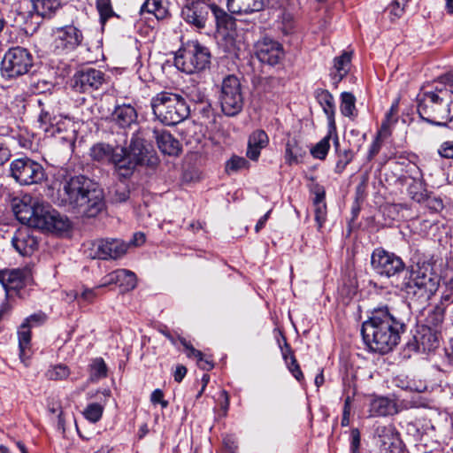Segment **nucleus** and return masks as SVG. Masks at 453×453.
Listing matches in <instances>:
<instances>
[{
  "mask_svg": "<svg viewBox=\"0 0 453 453\" xmlns=\"http://www.w3.org/2000/svg\"><path fill=\"white\" fill-rule=\"evenodd\" d=\"M411 318L410 306L401 299L375 307L362 325L365 344L374 352H390L399 343Z\"/></svg>",
  "mask_w": 453,
  "mask_h": 453,
  "instance_id": "f257e3e1",
  "label": "nucleus"
},
{
  "mask_svg": "<svg viewBox=\"0 0 453 453\" xmlns=\"http://www.w3.org/2000/svg\"><path fill=\"white\" fill-rule=\"evenodd\" d=\"M61 203L76 209L88 217H96L104 208V195L100 186L80 174L65 180L59 189Z\"/></svg>",
  "mask_w": 453,
  "mask_h": 453,
  "instance_id": "f03ea898",
  "label": "nucleus"
},
{
  "mask_svg": "<svg viewBox=\"0 0 453 453\" xmlns=\"http://www.w3.org/2000/svg\"><path fill=\"white\" fill-rule=\"evenodd\" d=\"M17 219L23 225L47 232H65L70 227V221L52 209L49 203L33 202L25 196L12 204Z\"/></svg>",
  "mask_w": 453,
  "mask_h": 453,
  "instance_id": "7ed1b4c3",
  "label": "nucleus"
},
{
  "mask_svg": "<svg viewBox=\"0 0 453 453\" xmlns=\"http://www.w3.org/2000/svg\"><path fill=\"white\" fill-rule=\"evenodd\" d=\"M418 112L432 125L447 127L453 121V90L444 88L419 95Z\"/></svg>",
  "mask_w": 453,
  "mask_h": 453,
  "instance_id": "20e7f679",
  "label": "nucleus"
},
{
  "mask_svg": "<svg viewBox=\"0 0 453 453\" xmlns=\"http://www.w3.org/2000/svg\"><path fill=\"white\" fill-rule=\"evenodd\" d=\"M210 12L212 13L218 27L230 29L234 25L233 17L219 7L214 0H187L182 7L181 16L187 23L201 29L205 27Z\"/></svg>",
  "mask_w": 453,
  "mask_h": 453,
  "instance_id": "39448f33",
  "label": "nucleus"
},
{
  "mask_svg": "<svg viewBox=\"0 0 453 453\" xmlns=\"http://www.w3.org/2000/svg\"><path fill=\"white\" fill-rule=\"evenodd\" d=\"M151 108L157 119L166 126H174L189 116V107L178 94L163 91L151 99Z\"/></svg>",
  "mask_w": 453,
  "mask_h": 453,
  "instance_id": "423d86ee",
  "label": "nucleus"
},
{
  "mask_svg": "<svg viewBox=\"0 0 453 453\" xmlns=\"http://www.w3.org/2000/svg\"><path fill=\"white\" fill-rule=\"evenodd\" d=\"M440 280L434 273H426L420 270H406L403 280L396 285L413 301L426 303L437 291Z\"/></svg>",
  "mask_w": 453,
  "mask_h": 453,
  "instance_id": "0eeeda50",
  "label": "nucleus"
},
{
  "mask_svg": "<svg viewBox=\"0 0 453 453\" xmlns=\"http://www.w3.org/2000/svg\"><path fill=\"white\" fill-rule=\"evenodd\" d=\"M211 52L197 41H188L176 53L174 65L188 74L200 73L210 66Z\"/></svg>",
  "mask_w": 453,
  "mask_h": 453,
  "instance_id": "6e6552de",
  "label": "nucleus"
},
{
  "mask_svg": "<svg viewBox=\"0 0 453 453\" xmlns=\"http://www.w3.org/2000/svg\"><path fill=\"white\" fill-rule=\"evenodd\" d=\"M34 65L30 51L23 47H12L4 55L0 71L3 77L14 79L27 74Z\"/></svg>",
  "mask_w": 453,
  "mask_h": 453,
  "instance_id": "1a4fd4ad",
  "label": "nucleus"
},
{
  "mask_svg": "<svg viewBox=\"0 0 453 453\" xmlns=\"http://www.w3.org/2000/svg\"><path fill=\"white\" fill-rule=\"evenodd\" d=\"M219 101L226 116L237 115L243 107V96L239 79L233 74L226 76L221 83Z\"/></svg>",
  "mask_w": 453,
  "mask_h": 453,
  "instance_id": "9d476101",
  "label": "nucleus"
},
{
  "mask_svg": "<svg viewBox=\"0 0 453 453\" xmlns=\"http://www.w3.org/2000/svg\"><path fill=\"white\" fill-rule=\"evenodd\" d=\"M10 176L19 185L38 184L46 178L42 165L27 157L11 162Z\"/></svg>",
  "mask_w": 453,
  "mask_h": 453,
  "instance_id": "9b49d317",
  "label": "nucleus"
},
{
  "mask_svg": "<svg viewBox=\"0 0 453 453\" xmlns=\"http://www.w3.org/2000/svg\"><path fill=\"white\" fill-rule=\"evenodd\" d=\"M371 265L377 274L387 278L397 276L406 271L400 257L382 248H377L372 251Z\"/></svg>",
  "mask_w": 453,
  "mask_h": 453,
  "instance_id": "f8f14e48",
  "label": "nucleus"
},
{
  "mask_svg": "<svg viewBox=\"0 0 453 453\" xmlns=\"http://www.w3.org/2000/svg\"><path fill=\"white\" fill-rule=\"evenodd\" d=\"M37 104L40 108L38 122L45 132H50V128L57 127L58 131L60 130V124L63 119H67L60 112V107L57 100L50 95H43L37 99Z\"/></svg>",
  "mask_w": 453,
  "mask_h": 453,
  "instance_id": "ddd939ff",
  "label": "nucleus"
},
{
  "mask_svg": "<svg viewBox=\"0 0 453 453\" xmlns=\"http://www.w3.org/2000/svg\"><path fill=\"white\" fill-rule=\"evenodd\" d=\"M128 244L120 239H98L91 243L88 256L93 259H118L127 251Z\"/></svg>",
  "mask_w": 453,
  "mask_h": 453,
  "instance_id": "4468645a",
  "label": "nucleus"
},
{
  "mask_svg": "<svg viewBox=\"0 0 453 453\" xmlns=\"http://www.w3.org/2000/svg\"><path fill=\"white\" fill-rule=\"evenodd\" d=\"M105 81L104 73L93 67H82L71 79L72 88L79 93H90L98 89Z\"/></svg>",
  "mask_w": 453,
  "mask_h": 453,
  "instance_id": "2eb2a0df",
  "label": "nucleus"
},
{
  "mask_svg": "<svg viewBox=\"0 0 453 453\" xmlns=\"http://www.w3.org/2000/svg\"><path fill=\"white\" fill-rule=\"evenodd\" d=\"M255 55L261 63L273 66L283 60L285 51L281 43L265 36L256 42Z\"/></svg>",
  "mask_w": 453,
  "mask_h": 453,
  "instance_id": "dca6fc26",
  "label": "nucleus"
},
{
  "mask_svg": "<svg viewBox=\"0 0 453 453\" xmlns=\"http://www.w3.org/2000/svg\"><path fill=\"white\" fill-rule=\"evenodd\" d=\"M47 319L45 313L39 311L25 319L18 331L19 357L25 362L31 356V328L42 325Z\"/></svg>",
  "mask_w": 453,
  "mask_h": 453,
  "instance_id": "f3484780",
  "label": "nucleus"
},
{
  "mask_svg": "<svg viewBox=\"0 0 453 453\" xmlns=\"http://www.w3.org/2000/svg\"><path fill=\"white\" fill-rule=\"evenodd\" d=\"M12 244L19 255L28 257L38 250L39 238L35 230L26 225L15 231L12 238Z\"/></svg>",
  "mask_w": 453,
  "mask_h": 453,
  "instance_id": "a211bd4d",
  "label": "nucleus"
},
{
  "mask_svg": "<svg viewBox=\"0 0 453 453\" xmlns=\"http://www.w3.org/2000/svg\"><path fill=\"white\" fill-rule=\"evenodd\" d=\"M374 434L383 450L389 453L403 452L404 445L393 424L378 426Z\"/></svg>",
  "mask_w": 453,
  "mask_h": 453,
  "instance_id": "6ab92c4d",
  "label": "nucleus"
},
{
  "mask_svg": "<svg viewBox=\"0 0 453 453\" xmlns=\"http://www.w3.org/2000/svg\"><path fill=\"white\" fill-rule=\"evenodd\" d=\"M439 330L429 327H420L413 337V342L407 343L410 350L430 352L439 347Z\"/></svg>",
  "mask_w": 453,
  "mask_h": 453,
  "instance_id": "aec40b11",
  "label": "nucleus"
},
{
  "mask_svg": "<svg viewBox=\"0 0 453 453\" xmlns=\"http://www.w3.org/2000/svg\"><path fill=\"white\" fill-rule=\"evenodd\" d=\"M30 278L31 272L27 268L0 270V283L7 292L21 288Z\"/></svg>",
  "mask_w": 453,
  "mask_h": 453,
  "instance_id": "412c9836",
  "label": "nucleus"
},
{
  "mask_svg": "<svg viewBox=\"0 0 453 453\" xmlns=\"http://www.w3.org/2000/svg\"><path fill=\"white\" fill-rule=\"evenodd\" d=\"M81 41V32L73 26H66L57 30L55 43L58 49L73 50L79 46Z\"/></svg>",
  "mask_w": 453,
  "mask_h": 453,
  "instance_id": "4be33fe9",
  "label": "nucleus"
},
{
  "mask_svg": "<svg viewBox=\"0 0 453 453\" xmlns=\"http://www.w3.org/2000/svg\"><path fill=\"white\" fill-rule=\"evenodd\" d=\"M119 178H129L134 169L138 166L137 163L131 158V155L127 152V148L117 147L115 157L111 164Z\"/></svg>",
  "mask_w": 453,
  "mask_h": 453,
  "instance_id": "5701e85b",
  "label": "nucleus"
},
{
  "mask_svg": "<svg viewBox=\"0 0 453 453\" xmlns=\"http://www.w3.org/2000/svg\"><path fill=\"white\" fill-rule=\"evenodd\" d=\"M111 121L120 128L130 127L137 122V111L129 104L117 105L111 113Z\"/></svg>",
  "mask_w": 453,
  "mask_h": 453,
  "instance_id": "b1692460",
  "label": "nucleus"
},
{
  "mask_svg": "<svg viewBox=\"0 0 453 453\" xmlns=\"http://www.w3.org/2000/svg\"><path fill=\"white\" fill-rule=\"evenodd\" d=\"M265 0H226V8L232 14H250L262 11Z\"/></svg>",
  "mask_w": 453,
  "mask_h": 453,
  "instance_id": "393cba45",
  "label": "nucleus"
},
{
  "mask_svg": "<svg viewBox=\"0 0 453 453\" xmlns=\"http://www.w3.org/2000/svg\"><path fill=\"white\" fill-rule=\"evenodd\" d=\"M153 134L158 149L164 154L169 156L179 155L181 150L180 143L169 132L164 130H154Z\"/></svg>",
  "mask_w": 453,
  "mask_h": 453,
  "instance_id": "a878e982",
  "label": "nucleus"
},
{
  "mask_svg": "<svg viewBox=\"0 0 453 453\" xmlns=\"http://www.w3.org/2000/svg\"><path fill=\"white\" fill-rule=\"evenodd\" d=\"M398 412L396 403L384 396L373 398L369 405L370 417L392 416Z\"/></svg>",
  "mask_w": 453,
  "mask_h": 453,
  "instance_id": "bb28decb",
  "label": "nucleus"
},
{
  "mask_svg": "<svg viewBox=\"0 0 453 453\" xmlns=\"http://www.w3.org/2000/svg\"><path fill=\"white\" fill-rule=\"evenodd\" d=\"M268 142V135L264 130L254 131L249 136L246 156L250 159L257 161L260 156L261 150L265 148Z\"/></svg>",
  "mask_w": 453,
  "mask_h": 453,
  "instance_id": "cd10ccee",
  "label": "nucleus"
},
{
  "mask_svg": "<svg viewBox=\"0 0 453 453\" xmlns=\"http://www.w3.org/2000/svg\"><path fill=\"white\" fill-rule=\"evenodd\" d=\"M117 152V147L108 143L98 142L90 148L89 155L92 160L103 165H111Z\"/></svg>",
  "mask_w": 453,
  "mask_h": 453,
  "instance_id": "c85d7f7f",
  "label": "nucleus"
},
{
  "mask_svg": "<svg viewBox=\"0 0 453 453\" xmlns=\"http://www.w3.org/2000/svg\"><path fill=\"white\" fill-rule=\"evenodd\" d=\"M315 198L313 200L315 221L319 230L326 220V192L322 186L316 185L313 188Z\"/></svg>",
  "mask_w": 453,
  "mask_h": 453,
  "instance_id": "c756f323",
  "label": "nucleus"
},
{
  "mask_svg": "<svg viewBox=\"0 0 453 453\" xmlns=\"http://www.w3.org/2000/svg\"><path fill=\"white\" fill-rule=\"evenodd\" d=\"M316 98L327 117L329 127L335 130V105L333 95L326 89H318Z\"/></svg>",
  "mask_w": 453,
  "mask_h": 453,
  "instance_id": "7c9ffc66",
  "label": "nucleus"
},
{
  "mask_svg": "<svg viewBox=\"0 0 453 453\" xmlns=\"http://www.w3.org/2000/svg\"><path fill=\"white\" fill-rule=\"evenodd\" d=\"M351 63V53L343 52L334 60L331 77L334 84H338L349 73Z\"/></svg>",
  "mask_w": 453,
  "mask_h": 453,
  "instance_id": "2f4dec72",
  "label": "nucleus"
},
{
  "mask_svg": "<svg viewBox=\"0 0 453 453\" xmlns=\"http://www.w3.org/2000/svg\"><path fill=\"white\" fill-rule=\"evenodd\" d=\"M34 12L42 18H51L60 8L59 0H31Z\"/></svg>",
  "mask_w": 453,
  "mask_h": 453,
  "instance_id": "473e14b6",
  "label": "nucleus"
},
{
  "mask_svg": "<svg viewBox=\"0 0 453 453\" xmlns=\"http://www.w3.org/2000/svg\"><path fill=\"white\" fill-rule=\"evenodd\" d=\"M127 152L131 155V158L134 160L138 165H142L148 155V150L144 145V141L138 135L132 137Z\"/></svg>",
  "mask_w": 453,
  "mask_h": 453,
  "instance_id": "72a5a7b5",
  "label": "nucleus"
},
{
  "mask_svg": "<svg viewBox=\"0 0 453 453\" xmlns=\"http://www.w3.org/2000/svg\"><path fill=\"white\" fill-rule=\"evenodd\" d=\"M306 150L295 138L288 140L285 149V161L288 165L298 164Z\"/></svg>",
  "mask_w": 453,
  "mask_h": 453,
  "instance_id": "f704fd0d",
  "label": "nucleus"
},
{
  "mask_svg": "<svg viewBox=\"0 0 453 453\" xmlns=\"http://www.w3.org/2000/svg\"><path fill=\"white\" fill-rule=\"evenodd\" d=\"M140 13L153 14L157 19H163L169 14L162 0H146L141 7Z\"/></svg>",
  "mask_w": 453,
  "mask_h": 453,
  "instance_id": "c9c22d12",
  "label": "nucleus"
},
{
  "mask_svg": "<svg viewBox=\"0 0 453 453\" xmlns=\"http://www.w3.org/2000/svg\"><path fill=\"white\" fill-rule=\"evenodd\" d=\"M406 183L408 185V194L412 200L422 203L426 199V188L419 180L409 177L406 179Z\"/></svg>",
  "mask_w": 453,
  "mask_h": 453,
  "instance_id": "e433bc0d",
  "label": "nucleus"
},
{
  "mask_svg": "<svg viewBox=\"0 0 453 453\" xmlns=\"http://www.w3.org/2000/svg\"><path fill=\"white\" fill-rule=\"evenodd\" d=\"M340 110L342 115L354 119L357 116L356 97L350 92L341 94Z\"/></svg>",
  "mask_w": 453,
  "mask_h": 453,
  "instance_id": "4c0bfd02",
  "label": "nucleus"
},
{
  "mask_svg": "<svg viewBox=\"0 0 453 453\" xmlns=\"http://www.w3.org/2000/svg\"><path fill=\"white\" fill-rule=\"evenodd\" d=\"M123 291H129L136 287V275L127 269H118V282Z\"/></svg>",
  "mask_w": 453,
  "mask_h": 453,
  "instance_id": "58836bf2",
  "label": "nucleus"
},
{
  "mask_svg": "<svg viewBox=\"0 0 453 453\" xmlns=\"http://www.w3.org/2000/svg\"><path fill=\"white\" fill-rule=\"evenodd\" d=\"M444 320V308L441 306H436L432 311H430L426 319V325L422 327L434 328L438 330Z\"/></svg>",
  "mask_w": 453,
  "mask_h": 453,
  "instance_id": "ea45409f",
  "label": "nucleus"
},
{
  "mask_svg": "<svg viewBox=\"0 0 453 453\" xmlns=\"http://www.w3.org/2000/svg\"><path fill=\"white\" fill-rule=\"evenodd\" d=\"M332 131H334V129L330 128L329 134L325 136L321 141H319L311 150V153L315 158L319 159H325L329 148H330V139H331V133Z\"/></svg>",
  "mask_w": 453,
  "mask_h": 453,
  "instance_id": "a19ab883",
  "label": "nucleus"
},
{
  "mask_svg": "<svg viewBox=\"0 0 453 453\" xmlns=\"http://www.w3.org/2000/svg\"><path fill=\"white\" fill-rule=\"evenodd\" d=\"M107 376V366L103 358H96L90 365V379L97 380Z\"/></svg>",
  "mask_w": 453,
  "mask_h": 453,
  "instance_id": "79ce46f5",
  "label": "nucleus"
},
{
  "mask_svg": "<svg viewBox=\"0 0 453 453\" xmlns=\"http://www.w3.org/2000/svg\"><path fill=\"white\" fill-rule=\"evenodd\" d=\"M104 412V407L99 403H90L83 411L84 417L92 423L98 422Z\"/></svg>",
  "mask_w": 453,
  "mask_h": 453,
  "instance_id": "37998d69",
  "label": "nucleus"
},
{
  "mask_svg": "<svg viewBox=\"0 0 453 453\" xmlns=\"http://www.w3.org/2000/svg\"><path fill=\"white\" fill-rule=\"evenodd\" d=\"M283 357L288 365V370L292 373V375L298 380L301 381L303 379V374L301 371V368L294 356V354L289 350V356L287 353H283Z\"/></svg>",
  "mask_w": 453,
  "mask_h": 453,
  "instance_id": "c03bdc74",
  "label": "nucleus"
},
{
  "mask_svg": "<svg viewBox=\"0 0 453 453\" xmlns=\"http://www.w3.org/2000/svg\"><path fill=\"white\" fill-rule=\"evenodd\" d=\"M250 166L249 161L238 156H233L226 164V173L237 172L242 169H247Z\"/></svg>",
  "mask_w": 453,
  "mask_h": 453,
  "instance_id": "a18cd8bd",
  "label": "nucleus"
},
{
  "mask_svg": "<svg viewBox=\"0 0 453 453\" xmlns=\"http://www.w3.org/2000/svg\"><path fill=\"white\" fill-rule=\"evenodd\" d=\"M96 9L103 23L114 15L111 0H96Z\"/></svg>",
  "mask_w": 453,
  "mask_h": 453,
  "instance_id": "49530a36",
  "label": "nucleus"
},
{
  "mask_svg": "<svg viewBox=\"0 0 453 453\" xmlns=\"http://www.w3.org/2000/svg\"><path fill=\"white\" fill-rule=\"evenodd\" d=\"M354 153L350 150H345L338 153V160L335 165V173H342L346 166L352 161Z\"/></svg>",
  "mask_w": 453,
  "mask_h": 453,
  "instance_id": "de8ad7c7",
  "label": "nucleus"
},
{
  "mask_svg": "<svg viewBox=\"0 0 453 453\" xmlns=\"http://www.w3.org/2000/svg\"><path fill=\"white\" fill-rule=\"evenodd\" d=\"M69 369L66 365H58L50 369H49L46 372V376L50 380H63L69 376Z\"/></svg>",
  "mask_w": 453,
  "mask_h": 453,
  "instance_id": "09e8293b",
  "label": "nucleus"
},
{
  "mask_svg": "<svg viewBox=\"0 0 453 453\" xmlns=\"http://www.w3.org/2000/svg\"><path fill=\"white\" fill-rule=\"evenodd\" d=\"M408 0H396L394 1L387 9L392 21L400 18L404 11V5Z\"/></svg>",
  "mask_w": 453,
  "mask_h": 453,
  "instance_id": "8fccbe9b",
  "label": "nucleus"
},
{
  "mask_svg": "<svg viewBox=\"0 0 453 453\" xmlns=\"http://www.w3.org/2000/svg\"><path fill=\"white\" fill-rule=\"evenodd\" d=\"M129 189L124 184L117 185L112 195V199L115 202H126L129 198Z\"/></svg>",
  "mask_w": 453,
  "mask_h": 453,
  "instance_id": "3c124183",
  "label": "nucleus"
},
{
  "mask_svg": "<svg viewBox=\"0 0 453 453\" xmlns=\"http://www.w3.org/2000/svg\"><path fill=\"white\" fill-rule=\"evenodd\" d=\"M437 152L443 158L453 159V141L443 142Z\"/></svg>",
  "mask_w": 453,
  "mask_h": 453,
  "instance_id": "603ef678",
  "label": "nucleus"
},
{
  "mask_svg": "<svg viewBox=\"0 0 453 453\" xmlns=\"http://www.w3.org/2000/svg\"><path fill=\"white\" fill-rule=\"evenodd\" d=\"M180 342L182 344V346L187 350V356L188 357H196L197 361L202 360V352L198 349H196L189 342L186 341L183 337H179Z\"/></svg>",
  "mask_w": 453,
  "mask_h": 453,
  "instance_id": "864d4df0",
  "label": "nucleus"
},
{
  "mask_svg": "<svg viewBox=\"0 0 453 453\" xmlns=\"http://www.w3.org/2000/svg\"><path fill=\"white\" fill-rule=\"evenodd\" d=\"M150 401L153 404L159 403L162 408H166L168 406V402L164 400V393L161 389H155L151 395Z\"/></svg>",
  "mask_w": 453,
  "mask_h": 453,
  "instance_id": "5fc2aeb1",
  "label": "nucleus"
},
{
  "mask_svg": "<svg viewBox=\"0 0 453 453\" xmlns=\"http://www.w3.org/2000/svg\"><path fill=\"white\" fill-rule=\"evenodd\" d=\"M99 288L98 286L93 288H84L80 295V298L85 302L91 303L97 296V290Z\"/></svg>",
  "mask_w": 453,
  "mask_h": 453,
  "instance_id": "6e6d98bb",
  "label": "nucleus"
},
{
  "mask_svg": "<svg viewBox=\"0 0 453 453\" xmlns=\"http://www.w3.org/2000/svg\"><path fill=\"white\" fill-rule=\"evenodd\" d=\"M118 282V270L111 272V273L107 274L104 279L100 285H98V288H104L107 286H110L111 284H117Z\"/></svg>",
  "mask_w": 453,
  "mask_h": 453,
  "instance_id": "4d7b16f0",
  "label": "nucleus"
},
{
  "mask_svg": "<svg viewBox=\"0 0 453 453\" xmlns=\"http://www.w3.org/2000/svg\"><path fill=\"white\" fill-rule=\"evenodd\" d=\"M11 150L4 142L0 141V165H3L11 157Z\"/></svg>",
  "mask_w": 453,
  "mask_h": 453,
  "instance_id": "13d9d810",
  "label": "nucleus"
},
{
  "mask_svg": "<svg viewBox=\"0 0 453 453\" xmlns=\"http://www.w3.org/2000/svg\"><path fill=\"white\" fill-rule=\"evenodd\" d=\"M351 449L353 451H357L360 446V432L357 428L351 430Z\"/></svg>",
  "mask_w": 453,
  "mask_h": 453,
  "instance_id": "bf43d9fd",
  "label": "nucleus"
},
{
  "mask_svg": "<svg viewBox=\"0 0 453 453\" xmlns=\"http://www.w3.org/2000/svg\"><path fill=\"white\" fill-rule=\"evenodd\" d=\"M380 148H381V142L379 140V138H375V140L372 142V143L370 147L369 152H368V156H367L368 160H372L379 153Z\"/></svg>",
  "mask_w": 453,
  "mask_h": 453,
  "instance_id": "052dcab7",
  "label": "nucleus"
},
{
  "mask_svg": "<svg viewBox=\"0 0 453 453\" xmlns=\"http://www.w3.org/2000/svg\"><path fill=\"white\" fill-rule=\"evenodd\" d=\"M187 372H188V370L184 365H177L176 370L173 374L174 380L176 382H180L183 380V378L186 376Z\"/></svg>",
  "mask_w": 453,
  "mask_h": 453,
  "instance_id": "680f3d73",
  "label": "nucleus"
},
{
  "mask_svg": "<svg viewBox=\"0 0 453 453\" xmlns=\"http://www.w3.org/2000/svg\"><path fill=\"white\" fill-rule=\"evenodd\" d=\"M428 207L438 211L443 208V203L440 198H428L426 196Z\"/></svg>",
  "mask_w": 453,
  "mask_h": 453,
  "instance_id": "e2e57ef3",
  "label": "nucleus"
},
{
  "mask_svg": "<svg viewBox=\"0 0 453 453\" xmlns=\"http://www.w3.org/2000/svg\"><path fill=\"white\" fill-rule=\"evenodd\" d=\"M389 125L390 122L383 121L376 138H379L380 141L382 138H387L390 134Z\"/></svg>",
  "mask_w": 453,
  "mask_h": 453,
  "instance_id": "0e129e2a",
  "label": "nucleus"
},
{
  "mask_svg": "<svg viewBox=\"0 0 453 453\" xmlns=\"http://www.w3.org/2000/svg\"><path fill=\"white\" fill-rule=\"evenodd\" d=\"M50 86V84L46 81H38L33 85L35 91L38 93H44L47 89H49Z\"/></svg>",
  "mask_w": 453,
  "mask_h": 453,
  "instance_id": "69168bd1",
  "label": "nucleus"
},
{
  "mask_svg": "<svg viewBox=\"0 0 453 453\" xmlns=\"http://www.w3.org/2000/svg\"><path fill=\"white\" fill-rule=\"evenodd\" d=\"M271 210L268 211L264 216H262L259 220L257 221L256 226H255V231L257 233H258L265 225L267 219H269V216H270V213H271Z\"/></svg>",
  "mask_w": 453,
  "mask_h": 453,
  "instance_id": "338daca9",
  "label": "nucleus"
},
{
  "mask_svg": "<svg viewBox=\"0 0 453 453\" xmlns=\"http://www.w3.org/2000/svg\"><path fill=\"white\" fill-rule=\"evenodd\" d=\"M197 365L201 369L206 370V371H210L213 368L212 362L208 359H205L203 357V354H202V360L197 361Z\"/></svg>",
  "mask_w": 453,
  "mask_h": 453,
  "instance_id": "774afa93",
  "label": "nucleus"
}]
</instances>
